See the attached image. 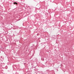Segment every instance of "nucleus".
Masks as SVG:
<instances>
[{
    "label": "nucleus",
    "instance_id": "2",
    "mask_svg": "<svg viewBox=\"0 0 74 74\" xmlns=\"http://www.w3.org/2000/svg\"><path fill=\"white\" fill-rule=\"evenodd\" d=\"M41 60L42 61H44V58H42Z\"/></svg>",
    "mask_w": 74,
    "mask_h": 74
},
{
    "label": "nucleus",
    "instance_id": "1",
    "mask_svg": "<svg viewBox=\"0 0 74 74\" xmlns=\"http://www.w3.org/2000/svg\"><path fill=\"white\" fill-rule=\"evenodd\" d=\"M14 4H16L17 5L18 4V3H16V2H14Z\"/></svg>",
    "mask_w": 74,
    "mask_h": 74
}]
</instances>
